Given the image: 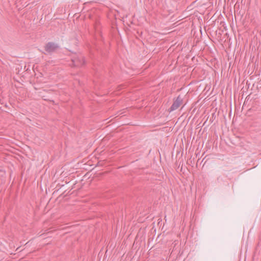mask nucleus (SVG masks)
Here are the masks:
<instances>
[{
    "instance_id": "obj_1",
    "label": "nucleus",
    "mask_w": 261,
    "mask_h": 261,
    "mask_svg": "<svg viewBox=\"0 0 261 261\" xmlns=\"http://www.w3.org/2000/svg\"><path fill=\"white\" fill-rule=\"evenodd\" d=\"M60 48L59 45L53 42H49L44 46V49L46 53L44 54H51Z\"/></svg>"
},
{
    "instance_id": "obj_2",
    "label": "nucleus",
    "mask_w": 261,
    "mask_h": 261,
    "mask_svg": "<svg viewBox=\"0 0 261 261\" xmlns=\"http://www.w3.org/2000/svg\"><path fill=\"white\" fill-rule=\"evenodd\" d=\"M182 98L180 96V95H179L174 101L172 106L170 107L169 111L172 112L177 109L182 103Z\"/></svg>"
},
{
    "instance_id": "obj_3",
    "label": "nucleus",
    "mask_w": 261,
    "mask_h": 261,
    "mask_svg": "<svg viewBox=\"0 0 261 261\" xmlns=\"http://www.w3.org/2000/svg\"><path fill=\"white\" fill-rule=\"evenodd\" d=\"M72 62L74 66L80 67L85 64V60L84 57L81 55L77 58L72 59Z\"/></svg>"
}]
</instances>
